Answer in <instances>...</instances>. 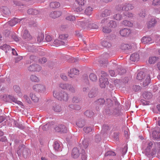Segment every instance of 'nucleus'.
I'll list each match as a JSON object with an SVG mask.
<instances>
[{
	"mask_svg": "<svg viewBox=\"0 0 160 160\" xmlns=\"http://www.w3.org/2000/svg\"><path fill=\"white\" fill-rule=\"evenodd\" d=\"M122 24L125 26L131 27L133 26V24L127 20H124L122 22Z\"/></svg>",
	"mask_w": 160,
	"mask_h": 160,
	"instance_id": "nucleus-42",
	"label": "nucleus"
},
{
	"mask_svg": "<svg viewBox=\"0 0 160 160\" xmlns=\"http://www.w3.org/2000/svg\"><path fill=\"white\" fill-rule=\"evenodd\" d=\"M146 76V75L144 73L141 72L138 74L137 78L139 80H142L144 79Z\"/></svg>",
	"mask_w": 160,
	"mask_h": 160,
	"instance_id": "nucleus-25",
	"label": "nucleus"
},
{
	"mask_svg": "<svg viewBox=\"0 0 160 160\" xmlns=\"http://www.w3.org/2000/svg\"><path fill=\"white\" fill-rule=\"evenodd\" d=\"M77 3L78 4L79 7L81 8L80 11L82 10V7L84 6L86 2V0H76Z\"/></svg>",
	"mask_w": 160,
	"mask_h": 160,
	"instance_id": "nucleus-21",
	"label": "nucleus"
},
{
	"mask_svg": "<svg viewBox=\"0 0 160 160\" xmlns=\"http://www.w3.org/2000/svg\"><path fill=\"white\" fill-rule=\"evenodd\" d=\"M29 96L31 98L34 102H37L39 101V98L34 93L31 92Z\"/></svg>",
	"mask_w": 160,
	"mask_h": 160,
	"instance_id": "nucleus-24",
	"label": "nucleus"
},
{
	"mask_svg": "<svg viewBox=\"0 0 160 160\" xmlns=\"http://www.w3.org/2000/svg\"><path fill=\"white\" fill-rule=\"evenodd\" d=\"M47 61V59L46 58L44 57L42 58L41 59H40L39 62L40 63L42 64L46 62Z\"/></svg>",
	"mask_w": 160,
	"mask_h": 160,
	"instance_id": "nucleus-58",
	"label": "nucleus"
},
{
	"mask_svg": "<svg viewBox=\"0 0 160 160\" xmlns=\"http://www.w3.org/2000/svg\"><path fill=\"white\" fill-rule=\"evenodd\" d=\"M28 13L29 14L37 15L38 13V11L32 8L28 9L27 11Z\"/></svg>",
	"mask_w": 160,
	"mask_h": 160,
	"instance_id": "nucleus-29",
	"label": "nucleus"
},
{
	"mask_svg": "<svg viewBox=\"0 0 160 160\" xmlns=\"http://www.w3.org/2000/svg\"><path fill=\"white\" fill-rule=\"evenodd\" d=\"M142 96L146 99H149L152 97V94L150 92H145L143 94Z\"/></svg>",
	"mask_w": 160,
	"mask_h": 160,
	"instance_id": "nucleus-27",
	"label": "nucleus"
},
{
	"mask_svg": "<svg viewBox=\"0 0 160 160\" xmlns=\"http://www.w3.org/2000/svg\"><path fill=\"white\" fill-rule=\"evenodd\" d=\"M20 21V19L17 18H14L11 21L8 22L7 23H6V25H9L10 26H14L17 23L19 22Z\"/></svg>",
	"mask_w": 160,
	"mask_h": 160,
	"instance_id": "nucleus-13",
	"label": "nucleus"
},
{
	"mask_svg": "<svg viewBox=\"0 0 160 160\" xmlns=\"http://www.w3.org/2000/svg\"><path fill=\"white\" fill-rule=\"evenodd\" d=\"M140 58V52H136L132 53L130 57V59L132 61H138Z\"/></svg>",
	"mask_w": 160,
	"mask_h": 160,
	"instance_id": "nucleus-11",
	"label": "nucleus"
},
{
	"mask_svg": "<svg viewBox=\"0 0 160 160\" xmlns=\"http://www.w3.org/2000/svg\"><path fill=\"white\" fill-rule=\"evenodd\" d=\"M22 38L23 39L27 40H29L31 39L32 36L30 35L28 31L25 30L24 32Z\"/></svg>",
	"mask_w": 160,
	"mask_h": 160,
	"instance_id": "nucleus-19",
	"label": "nucleus"
},
{
	"mask_svg": "<svg viewBox=\"0 0 160 160\" xmlns=\"http://www.w3.org/2000/svg\"><path fill=\"white\" fill-rule=\"evenodd\" d=\"M102 46L104 47L109 48L111 46V44L106 40H103L101 42Z\"/></svg>",
	"mask_w": 160,
	"mask_h": 160,
	"instance_id": "nucleus-33",
	"label": "nucleus"
},
{
	"mask_svg": "<svg viewBox=\"0 0 160 160\" xmlns=\"http://www.w3.org/2000/svg\"><path fill=\"white\" fill-rule=\"evenodd\" d=\"M44 38V35L42 33H40L38 34L37 38V41L38 42H40L42 41Z\"/></svg>",
	"mask_w": 160,
	"mask_h": 160,
	"instance_id": "nucleus-36",
	"label": "nucleus"
},
{
	"mask_svg": "<svg viewBox=\"0 0 160 160\" xmlns=\"http://www.w3.org/2000/svg\"><path fill=\"white\" fill-rule=\"evenodd\" d=\"M80 101V99H79L77 97H74L72 99V102L74 103H78Z\"/></svg>",
	"mask_w": 160,
	"mask_h": 160,
	"instance_id": "nucleus-56",
	"label": "nucleus"
},
{
	"mask_svg": "<svg viewBox=\"0 0 160 160\" xmlns=\"http://www.w3.org/2000/svg\"><path fill=\"white\" fill-rule=\"evenodd\" d=\"M146 13L145 11H142L139 14V15L140 17L144 18L145 17Z\"/></svg>",
	"mask_w": 160,
	"mask_h": 160,
	"instance_id": "nucleus-64",
	"label": "nucleus"
},
{
	"mask_svg": "<svg viewBox=\"0 0 160 160\" xmlns=\"http://www.w3.org/2000/svg\"><path fill=\"white\" fill-rule=\"evenodd\" d=\"M152 5L154 6L160 5V0H153L152 1Z\"/></svg>",
	"mask_w": 160,
	"mask_h": 160,
	"instance_id": "nucleus-50",
	"label": "nucleus"
},
{
	"mask_svg": "<svg viewBox=\"0 0 160 160\" xmlns=\"http://www.w3.org/2000/svg\"><path fill=\"white\" fill-rule=\"evenodd\" d=\"M84 122L82 121H78L76 123L77 126L80 128L82 127L84 125Z\"/></svg>",
	"mask_w": 160,
	"mask_h": 160,
	"instance_id": "nucleus-53",
	"label": "nucleus"
},
{
	"mask_svg": "<svg viewBox=\"0 0 160 160\" xmlns=\"http://www.w3.org/2000/svg\"><path fill=\"white\" fill-rule=\"evenodd\" d=\"M24 98L25 99L26 101L28 103H31V101L28 98V96L27 95H24L23 96Z\"/></svg>",
	"mask_w": 160,
	"mask_h": 160,
	"instance_id": "nucleus-61",
	"label": "nucleus"
},
{
	"mask_svg": "<svg viewBox=\"0 0 160 160\" xmlns=\"http://www.w3.org/2000/svg\"><path fill=\"white\" fill-rule=\"evenodd\" d=\"M79 71L77 69L72 68L68 72V75L70 78H73L74 75L78 74Z\"/></svg>",
	"mask_w": 160,
	"mask_h": 160,
	"instance_id": "nucleus-15",
	"label": "nucleus"
},
{
	"mask_svg": "<svg viewBox=\"0 0 160 160\" xmlns=\"http://www.w3.org/2000/svg\"><path fill=\"white\" fill-rule=\"evenodd\" d=\"M89 78L91 81L93 82L96 81L97 79L96 76L93 73L90 74Z\"/></svg>",
	"mask_w": 160,
	"mask_h": 160,
	"instance_id": "nucleus-44",
	"label": "nucleus"
},
{
	"mask_svg": "<svg viewBox=\"0 0 160 160\" xmlns=\"http://www.w3.org/2000/svg\"><path fill=\"white\" fill-rule=\"evenodd\" d=\"M10 99L13 102L21 106H22V102L18 101L15 98L12 96L10 97Z\"/></svg>",
	"mask_w": 160,
	"mask_h": 160,
	"instance_id": "nucleus-41",
	"label": "nucleus"
},
{
	"mask_svg": "<svg viewBox=\"0 0 160 160\" xmlns=\"http://www.w3.org/2000/svg\"><path fill=\"white\" fill-rule=\"evenodd\" d=\"M53 109L55 112H59L61 111L62 108L59 105H56L53 106Z\"/></svg>",
	"mask_w": 160,
	"mask_h": 160,
	"instance_id": "nucleus-43",
	"label": "nucleus"
},
{
	"mask_svg": "<svg viewBox=\"0 0 160 160\" xmlns=\"http://www.w3.org/2000/svg\"><path fill=\"white\" fill-rule=\"evenodd\" d=\"M59 87L62 89L67 90L72 93L75 92L74 87L68 83H61L59 84Z\"/></svg>",
	"mask_w": 160,
	"mask_h": 160,
	"instance_id": "nucleus-6",
	"label": "nucleus"
},
{
	"mask_svg": "<svg viewBox=\"0 0 160 160\" xmlns=\"http://www.w3.org/2000/svg\"><path fill=\"white\" fill-rule=\"evenodd\" d=\"M55 130L57 132H61L65 133L67 131V128L63 125H59L55 127Z\"/></svg>",
	"mask_w": 160,
	"mask_h": 160,
	"instance_id": "nucleus-12",
	"label": "nucleus"
},
{
	"mask_svg": "<svg viewBox=\"0 0 160 160\" xmlns=\"http://www.w3.org/2000/svg\"><path fill=\"white\" fill-rule=\"evenodd\" d=\"M2 10H3V13L4 14H8L10 12V11H9V9L8 8H7L6 7H3V8Z\"/></svg>",
	"mask_w": 160,
	"mask_h": 160,
	"instance_id": "nucleus-54",
	"label": "nucleus"
},
{
	"mask_svg": "<svg viewBox=\"0 0 160 160\" xmlns=\"http://www.w3.org/2000/svg\"><path fill=\"white\" fill-rule=\"evenodd\" d=\"M125 130L124 132V135H125V136L126 137V138H128V130L127 127H125Z\"/></svg>",
	"mask_w": 160,
	"mask_h": 160,
	"instance_id": "nucleus-59",
	"label": "nucleus"
},
{
	"mask_svg": "<svg viewBox=\"0 0 160 160\" xmlns=\"http://www.w3.org/2000/svg\"><path fill=\"white\" fill-rule=\"evenodd\" d=\"M22 153L24 157H26L28 155V152L27 150L26 149H24Z\"/></svg>",
	"mask_w": 160,
	"mask_h": 160,
	"instance_id": "nucleus-60",
	"label": "nucleus"
},
{
	"mask_svg": "<svg viewBox=\"0 0 160 160\" xmlns=\"http://www.w3.org/2000/svg\"><path fill=\"white\" fill-rule=\"evenodd\" d=\"M78 23L83 24L87 27L90 29H95L98 28V26L95 23L92 22L90 19L87 20L85 22L80 21Z\"/></svg>",
	"mask_w": 160,
	"mask_h": 160,
	"instance_id": "nucleus-5",
	"label": "nucleus"
},
{
	"mask_svg": "<svg viewBox=\"0 0 160 160\" xmlns=\"http://www.w3.org/2000/svg\"><path fill=\"white\" fill-rule=\"evenodd\" d=\"M105 102L104 100L103 99H99L96 101V103L98 105H102Z\"/></svg>",
	"mask_w": 160,
	"mask_h": 160,
	"instance_id": "nucleus-51",
	"label": "nucleus"
},
{
	"mask_svg": "<svg viewBox=\"0 0 160 160\" xmlns=\"http://www.w3.org/2000/svg\"><path fill=\"white\" fill-rule=\"evenodd\" d=\"M115 156V153L112 151H109L106 152L105 154V156Z\"/></svg>",
	"mask_w": 160,
	"mask_h": 160,
	"instance_id": "nucleus-48",
	"label": "nucleus"
},
{
	"mask_svg": "<svg viewBox=\"0 0 160 160\" xmlns=\"http://www.w3.org/2000/svg\"><path fill=\"white\" fill-rule=\"evenodd\" d=\"M53 44L56 47L59 46L60 45H64L67 44V42H64L63 41L59 40L58 39H56L53 42Z\"/></svg>",
	"mask_w": 160,
	"mask_h": 160,
	"instance_id": "nucleus-18",
	"label": "nucleus"
},
{
	"mask_svg": "<svg viewBox=\"0 0 160 160\" xmlns=\"http://www.w3.org/2000/svg\"><path fill=\"white\" fill-rule=\"evenodd\" d=\"M84 114L87 117H91L93 116V113L92 111L88 110L85 112Z\"/></svg>",
	"mask_w": 160,
	"mask_h": 160,
	"instance_id": "nucleus-39",
	"label": "nucleus"
},
{
	"mask_svg": "<svg viewBox=\"0 0 160 160\" xmlns=\"http://www.w3.org/2000/svg\"><path fill=\"white\" fill-rule=\"evenodd\" d=\"M111 11L108 9H105L102 13V17H107L110 15Z\"/></svg>",
	"mask_w": 160,
	"mask_h": 160,
	"instance_id": "nucleus-35",
	"label": "nucleus"
},
{
	"mask_svg": "<svg viewBox=\"0 0 160 160\" xmlns=\"http://www.w3.org/2000/svg\"><path fill=\"white\" fill-rule=\"evenodd\" d=\"M156 22L154 18L152 19L148 23L147 25L148 28L154 26L156 23Z\"/></svg>",
	"mask_w": 160,
	"mask_h": 160,
	"instance_id": "nucleus-28",
	"label": "nucleus"
},
{
	"mask_svg": "<svg viewBox=\"0 0 160 160\" xmlns=\"http://www.w3.org/2000/svg\"><path fill=\"white\" fill-rule=\"evenodd\" d=\"M108 20V18H104L102 20L101 23L103 25H108L109 22V21Z\"/></svg>",
	"mask_w": 160,
	"mask_h": 160,
	"instance_id": "nucleus-49",
	"label": "nucleus"
},
{
	"mask_svg": "<svg viewBox=\"0 0 160 160\" xmlns=\"http://www.w3.org/2000/svg\"><path fill=\"white\" fill-rule=\"evenodd\" d=\"M60 3L57 2H52L49 4L50 7L52 8H58L60 7Z\"/></svg>",
	"mask_w": 160,
	"mask_h": 160,
	"instance_id": "nucleus-22",
	"label": "nucleus"
},
{
	"mask_svg": "<svg viewBox=\"0 0 160 160\" xmlns=\"http://www.w3.org/2000/svg\"><path fill=\"white\" fill-rule=\"evenodd\" d=\"M102 74L99 78L100 86L102 88H105L106 86L108 84V82L107 78L106 73L103 71L102 72Z\"/></svg>",
	"mask_w": 160,
	"mask_h": 160,
	"instance_id": "nucleus-3",
	"label": "nucleus"
},
{
	"mask_svg": "<svg viewBox=\"0 0 160 160\" xmlns=\"http://www.w3.org/2000/svg\"><path fill=\"white\" fill-rule=\"evenodd\" d=\"M157 60V58L155 57H151L149 58L148 62L150 64L154 63Z\"/></svg>",
	"mask_w": 160,
	"mask_h": 160,
	"instance_id": "nucleus-37",
	"label": "nucleus"
},
{
	"mask_svg": "<svg viewBox=\"0 0 160 160\" xmlns=\"http://www.w3.org/2000/svg\"><path fill=\"white\" fill-rule=\"evenodd\" d=\"M117 24L116 22L113 21H110L108 23V26L109 27L115 28L116 27Z\"/></svg>",
	"mask_w": 160,
	"mask_h": 160,
	"instance_id": "nucleus-40",
	"label": "nucleus"
},
{
	"mask_svg": "<svg viewBox=\"0 0 160 160\" xmlns=\"http://www.w3.org/2000/svg\"><path fill=\"white\" fill-rule=\"evenodd\" d=\"M143 85V86L145 87L148 85L150 81V76L149 75H146V76L142 80Z\"/></svg>",
	"mask_w": 160,
	"mask_h": 160,
	"instance_id": "nucleus-14",
	"label": "nucleus"
},
{
	"mask_svg": "<svg viewBox=\"0 0 160 160\" xmlns=\"http://www.w3.org/2000/svg\"><path fill=\"white\" fill-rule=\"evenodd\" d=\"M132 47L131 45L128 44H122L121 45V48L122 50L127 52V51L131 48Z\"/></svg>",
	"mask_w": 160,
	"mask_h": 160,
	"instance_id": "nucleus-23",
	"label": "nucleus"
},
{
	"mask_svg": "<svg viewBox=\"0 0 160 160\" xmlns=\"http://www.w3.org/2000/svg\"><path fill=\"white\" fill-rule=\"evenodd\" d=\"M96 91L94 90H91L88 93V96L90 98H92L96 95Z\"/></svg>",
	"mask_w": 160,
	"mask_h": 160,
	"instance_id": "nucleus-38",
	"label": "nucleus"
},
{
	"mask_svg": "<svg viewBox=\"0 0 160 160\" xmlns=\"http://www.w3.org/2000/svg\"><path fill=\"white\" fill-rule=\"evenodd\" d=\"M53 96L58 100L67 101L68 99V94L64 92L60 91L59 89L54 91Z\"/></svg>",
	"mask_w": 160,
	"mask_h": 160,
	"instance_id": "nucleus-2",
	"label": "nucleus"
},
{
	"mask_svg": "<svg viewBox=\"0 0 160 160\" xmlns=\"http://www.w3.org/2000/svg\"><path fill=\"white\" fill-rule=\"evenodd\" d=\"M152 137L156 140H158L160 139V132L153 131L152 132Z\"/></svg>",
	"mask_w": 160,
	"mask_h": 160,
	"instance_id": "nucleus-26",
	"label": "nucleus"
},
{
	"mask_svg": "<svg viewBox=\"0 0 160 160\" xmlns=\"http://www.w3.org/2000/svg\"><path fill=\"white\" fill-rule=\"evenodd\" d=\"M31 80L34 82H38L39 81V79L35 75H32L30 76Z\"/></svg>",
	"mask_w": 160,
	"mask_h": 160,
	"instance_id": "nucleus-32",
	"label": "nucleus"
},
{
	"mask_svg": "<svg viewBox=\"0 0 160 160\" xmlns=\"http://www.w3.org/2000/svg\"><path fill=\"white\" fill-rule=\"evenodd\" d=\"M82 144L84 148H86L88 145V142L85 140H84L83 141Z\"/></svg>",
	"mask_w": 160,
	"mask_h": 160,
	"instance_id": "nucleus-62",
	"label": "nucleus"
},
{
	"mask_svg": "<svg viewBox=\"0 0 160 160\" xmlns=\"http://www.w3.org/2000/svg\"><path fill=\"white\" fill-rule=\"evenodd\" d=\"M93 8L91 7H88L85 9V13L86 14L90 15L92 13Z\"/></svg>",
	"mask_w": 160,
	"mask_h": 160,
	"instance_id": "nucleus-30",
	"label": "nucleus"
},
{
	"mask_svg": "<svg viewBox=\"0 0 160 160\" xmlns=\"http://www.w3.org/2000/svg\"><path fill=\"white\" fill-rule=\"evenodd\" d=\"M111 31L110 29L108 28H106L103 27L102 29V31L104 33H110Z\"/></svg>",
	"mask_w": 160,
	"mask_h": 160,
	"instance_id": "nucleus-55",
	"label": "nucleus"
},
{
	"mask_svg": "<svg viewBox=\"0 0 160 160\" xmlns=\"http://www.w3.org/2000/svg\"><path fill=\"white\" fill-rule=\"evenodd\" d=\"M45 40L46 42H50L52 40V38L50 35L48 34H46L45 37Z\"/></svg>",
	"mask_w": 160,
	"mask_h": 160,
	"instance_id": "nucleus-52",
	"label": "nucleus"
},
{
	"mask_svg": "<svg viewBox=\"0 0 160 160\" xmlns=\"http://www.w3.org/2000/svg\"><path fill=\"white\" fill-rule=\"evenodd\" d=\"M142 42L144 43L148 44H151L154 42V41L149 36L143 37L142 39Z\"/></svg>",
	"mask_w": 160,
	"mask_h": 160,
	"instance_id": "nucleus-10",
	"label": "nucleus"
},
{
	"mask_svg": "<svg viewBox=\"0 0 160 160\" xmlns=\"http://www.w3.org/2000/svg\"><path fill=\"white\" fill-rule=\"evenodd\" d=\"M61 78L64 80L66 81L67 80V77L64 73H62L61 75Z\"/></svg>",
	"mask_w": 160,
	"mask_h": 160,
	"instance_id": "nucleus-63",
	"label": "nucleus"
},
{
	"mask_svg": "<svg viewBox=\"0 0 160 160\" xmlns=\"http://www.w3.org/2000/svg\"><path fill=\"white\" fill-rule=\"evenodd\" d=\"M120 34L122 37H127L131 32V30L129 29L124 28L120 30Z\"/></svg>",
	"mask_w": 160,
	"mask_h": 160,
	"instance_id": "nucleus-9",
	"label": "nucleus"
},
{
	"mask_svg": "<svg viewBox=\"0 0 160 160\" xmlns=\"http://www.w3.org/2000/svg\"><path fill=\"white\" fill-rule=\"evenodd\" d=\"M53 147L55 150H58L59 147V144L57 142H55L53 145Z\"/></svg>",
	"mask_w": 160,
	"mask_h": 160,
	"instance_id": "nucleus-57",
	"label": "nucleus"
},
{
	"mask_svg": "<svg viewBox=\"0 0 160 160\" xmlns=\"http://www.w3.org/2000/svg\"><path fill=\"white\" fill-rule=\"evenodd\" d=\"M134 7L132 4L129 3H126L123 5L122 8H121V7L118 6L117 8L116 9L118 11L122 10L128 11L132 9Z\"/></svg>",
	"mask_w": 160,
	"mask_h": 160,
	"instance_id": "nucleus-7",
	"label": "nucleus"
},
{
	"mask_svg": "<svg viewBox=\"0 0 160 160\" xmlns=\"http://www.w3.org/2000/svg\"><path fill=\"white\" fill-rule=\"evenodd\" d=\"M79 152L77 148H74L72 150V156L73 158H77L79 156Z\"/></svg>",
	"mask_w": 160,
	"mask_h": 160,
	"instance_id": "nucleus-16",
	"label": "nucleus"
},
{
	"mask_svg": "<svg viewBox=\"0 0 160 160\" xmlns=\"http://www.w3.org/2000/svg\"><path fill=\"white\" fill-rule=\"evenodd\" d=\"M122 18V16L119 14H115L113 16V18L117 20H120Z\"/></svg>",
	"mask_w": 160,
	"mask_h": 160,
	"instance_id": "nucleus-46",
	"label": "nucleus"
},
{
	"mask_svg": "<svg viewBox=\"0 0 160 160\" xmlns=\"http://www.w3.org/2000/svg\"><path fill=\"white\" fill-rule=\"evenodd\" d=\"M92 129L91 127H87L83 128V130L86 133H88L92 131Z\"/></svg>",
	"mask_w": 160,
	"mask_h": 160,
	"instance_id": "nucleus-45",
	"label": "nucleus"
},
{
	"mask_svg": "<svg viewBox=\"0 0 160 160\" xmlns=\"http://www.w3.org/2000/svg\"><path fill=\"white\" fill-rule=\"evenodd\" d=\"M41 69V67L36 64L32 65L28 68V70L30 71H39Z\"/></svg>",
	"mask_w": 160,
	"mask_h": 160,
	"instance_id": "nucleus-8",
	"label": "nucleus"
},
{
	"mask_svg": "<svg viewBox=\"0 0 160 160\" xmlns=\"http://www.w3.org/2000/svg\"><path fill=\"white\" fill-rule=\"evenodd\" d=\"M68 35L67 34H61L59 36V38L61 40V41L65 42H66V40L68 37Z\"/></svg>",
	"mask_w": 160,
	"mask_h": 160,
	"instance_id": "nucleus-31",
	"label": "nucleus"
},
{
	"mask_svg": "<svg viewBox=\"0 0 160 160\" xmlns=\"http://www.w3.org/2000/svg\"><path fill=\"white\" fill-rule=\"evenodd\" d=\"M61 14V12L57 11L51 12L50 14V16L51 17L55 18L60 16Z\"/></svg>",
	"mask_w": 160,
	"mask_h": 160,
	"instance_id": "nucleus-20",
	"label": "nucleus"
},
{
	"mask_svg": "<svg viewBox=\"0 0 160 160\" xmlns=\"http://www.w3.org/2000/svg\"><path fill=\"white\" fill-rule=\"evenodd\" d=\"M6 35L10 38L11 37L13 38L14 40L16 42L18 41L19 40V38L15 35V33H14L10 31H8Z\"/></svg>",
	"mask_w": 160,
	"mask_h": 160,
	"instance_id": "nucleus-17",
	"label": "nucleus"
},
{
	"mask_svg": "<svg viewBox=\"0 0 160 160\" xmlns=\"http://www.w3.org/2000/svg\"><path fill=\"white\" fill-rule=\"evenodd\" d=\"M13 89L14 91L17 93L19 96L22 95V93L21 92L20 88L18 86H14L13 87Z\"/></svg>",
	"mask_w": 160,
	"mask_h": 160,
	"instance_id": "nucleus-34",
	"label": "nucleus"
},
{
	"mask_svg": "<svg viewBox=\"0 0 160 160\" xmlns=\"http://www.w3.org/2000/svg\"><path fill=\"white\" fill-rule=\"evenodd\" d=\"M32 88L34 91L41 93H44L46 91L45 86L44 85L41 84L34 85L33 86Z\"/></svg>",
	"mask_w": 160,
	"mask_h": 160,
	"instance_id": "nucleus-4",
	"label": "nucleus"
},
{
	"mask_svg": "<svg viewBox=\"0 0 160 160\" xmlns=\"http://www.w3.org/2000/svg\"><path fill=\"white\" fill-rule=\"evenodd\" d=\"M75 17L72 15H70L67 17L66 18V19L68 21H73L75 20Z\"/></svg>",
	"mask_w": 160,
	"mask_h": 160,
	"instance_id": "nucleus-47",
	"label": "nucleus"
},
{
	"mask_svg": "<svg viewBox=\"0 0 160 160\" xmlns=\"http://www.w3.org/2000/svg\"><path fill=\"white\" fill-rule=\"evenodd\" d=\"M160 151V142L155 143L153 145L152 142L150 141L148 142L145 152L147 155H150L152 156Z\"/></svg>",
	"mask_w": 160,
	"mask_h": 160,
	"instance_id": "nucleus-1",
	"label": "nucleus"
}]
</instances>
